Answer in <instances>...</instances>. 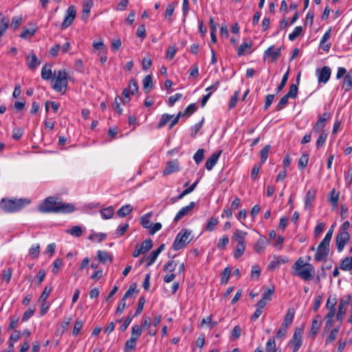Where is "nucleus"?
<instances>
[{
  "instance_id": "5fc2aeb1",
  "label": "nucleus",
  "mask_w": 352,
  "mask_h": 352,
  "mask_svg": "<svg viewBox=\"0 0 352 352\" xmlns=\"http://www.w3.org/2000/svg\"><path fill=\"white\" fill-rule=\"evenodd\" d=\"M288 327L281 324L279 329L276 331V338L277 339L283 340L287 333Z\"/></svg>"
},
{
  "instance_id": "4c0bfd02",
  "label": "nucleus",
  "mask_w": 352,
  "mask_h": 352,
  "mask_svg": "<svg viewBox=\"0 0 352 352\" xmlns=\"http://www.w3.org/2000/svg\"><path fill=\"white\" fill-rule=\"evenodd\" d=\"M153 245L152 240L151 239H146L142 242V243L139 245V248L142 251L143 254L149 251Z\"/></svg>"
},
{
  "instance_id": "c756f323",
  "label": "nucleus",
  "mask_w": 352,
  "mask_h": 352,
  "mask_svg": "<svg viewBox=\"0 0 352 352\" xmlns=\"http://www.w3.org/2000/svg\"><path fill=\"white\" fill-rule=\"evenodd\" d=\"M133 210V207L130 204L122 206L118 211L117 214L120 217H124L129 214Z\"/></svg>"
},
{
  "instance_id": "9b49d317",
  "label": "nucleus",
  "mask_w": 352,
  "mask_h": 352,
  "mask_svg": "<svg viewBox=\"0 0 352 352\" xmlns=\"http://www.w3.org/2000/svg\"><path fill=\"white\" fill-rule=\"evenodd\" d=\"M349 239L350 234L348 232H338L336 237V243L339 252H342L345 245L349 242Z\"/></svg>"
},
{
  "instance_id": "0eeeda50",
  "label": "nucleus",
  "mask_w": 352,
  "mask_h": 352,
  "mask_svg": "<svg viewBox=\"0 0 352 352\" xmlns=\"http://www.w3.org/2000/svg\"><path fill=\"white\" fill-rule=\"evenodd\" d=\"M304 332L303 327H298L295 329L294 335L292 336V340L289 341V344H292L294 346V349L292 352H297L300 347L302 345V336Z\"/></svg>"
},
{
  "instance_id": "e433bc0d",
  "label": "nucleus",
  "mask_w": 352,
  "mask_h": 352,
  "mask_svg": "<svg viewBox=\"0 0 352 352\" xmlns=\"http://www.w3.org/2000/svg\"><path fill=\"white\" fill-rule=\"evenodd\" d=\"M114 212L113 208L111 206L107 207L100 210V214L104 219H109L112 217Z\"/></svg>"
},
{
  "instance_id": "423d86ee",
  "label": "nucleus",
  "mask_w": 352,
  "mask_h": 352,
  "mask_svg": "<svg viewBox=\"0 0 352 352\" xmlns=\"http://www.w3.org/2000/svg\"><path fill=\"white\" fill-rule=\"evenodd\" d=\"M337 298L334 296H329L326 303V308L329 310L328 314L325 316L326 327L331 326L333 324V318L334 317L336 309Z\"/></svg>"
},
{
  "instance_id": "dca6fc26",
  "label": "nucleus",
  "mask_w": 352,
  "mask_h": 352,
  "mask_svg": "<svg viewBox=\"0 0 352 352\" xmlns=\"http://www.w3.org/2000/svg\"><path fill=\"white\" fill-rule=\"evenodd\" d=\"M341 87L345 92L352 89V69H351L344 76V79L341 83Z\"/></svg>"
},
{
  "instance_id": "37998d69",
  "label": "nucleus",
  "mask_w": 352,
  "mask_h": 352,
  "mask_svg": "<svg viewBox=\"0 0 352 352\" xmlns=\"http://www.w3.org/2000/svg\"><path fill=\"white\" fill-rule=\"evenodd\" d=\"M338 332H339V328L338 327H336V328L333 329L330 331L328 337L326 339V342H325L326 344H330V343L333 342L336 340V337L338 336Z\"/></svg>"
},
{
  "instance_id": "e2e57ef3",
  "label": "nucleus",
  "mask_w": 352,
  "mask_h": 352,
  "mask_svg": "<svg viewBox=\"0 0 352 352\" xmlns=\"http://www.w3.org/2000/svg\"><path fill=\"white\" fill-rule=\"evenodd\" d=\"M63 261L61 258H56L53 263L52 272L54 274H57L62 267Z\"/></svg>"
},
{
  "instance_id": "7c9ffc66",
  "label": "nucleus",
  "mask_w": 352,
  "mask_h": 352,
  "mask_svg": "<svg viewBox=\"0 0 352 352\" xmlns=\"http://www.w3.org/2000/svg\"><path fill=\"white\" fill-rule=\"evenodd\" d=\"M107 238V234L105 233L100 232L97 233L95 232H91V234L89 235L88 239L92 241H96L98 243L102 242Z\"/></svg>"
},
{
  "instance_id": "69168bd1",
  "label": "nucleus",
  "mask_w": 352,
  "mask_h": 352,
  "mask_svg": "<svg viewBox=\"0 0 352 352\" xmlns=\"http://www.w3.org/2000/svg\"><path fill=\"white\" fill-rule=\"evenodd\" d=\"M153 78L151 75H147L143 79V87L144 89L153 88Z\"/></svg>"
},
{
  "instance_id": "338daca9",
  "label": "nucleus",
  "mask_w": 352,
  "mask_h": 352,
  "mask_svg": "<svg viewBox=\"0 0 352 352\" xmlns=\"http://www.w3.org/2000/svg\"><path fill=\"white\" fill-rule=\"evenodd\" d=\"M127 88L130 91L131 95L135 94V93H137L138 91V82L135 80L131 79L129 81V87Z\"/></svg>"
},
{
  "instance_id": "a878e982",
  "label": "nucleus",
  "mask_w": 352,
  "mask_h": 352,
  "mask_svg": "<svg viewBox=\"0 0 352 352\" xmlns=\"http://www.w3.org/2000/svg\"><path fill=\"white\" fill-rule=\"evenodd\" d=\"M252 45V43L250 40H245L244 42L239 45L237 50V54L239 56H241L245 54L247 50H249Z\"/></svg>"
},
{
  "instance_id": "412c9836",
  "label": "nucleus",
  "mask_w": 352,
  "mask_h": 352,
  "mask_svg": "<svg viewBox=\"0 0 352 352\" xmlns=\"http://www.w3.org/2000/svg\"><path fill=\"white\" fill-rule=\"evenodd\" d=\"M287 261H288V260L287 258L274 256L273 257V260L269 264L268 268L270 270H274V269L278 267L281 264L285 263Z\"/></svg>"
},
{
  "instance_id": "ea45409f",
  "label": "nucleus",
  "mask_w": 352,
  "mask_h": 352,
  "mask_svg": "<svg viewBox=\"0 0 352 352\" xmlns=\"http://www.w3.org/2000/svg\"><path fill=\"white\" fill-rule=\"evenodd\" d=\"M197 108L195 103L189 104L184 111H182V114L184 117H188L197 111Z\"/></svg>"
},
{
  "instance_id": "13d9d810",
  "label": "nucleus",
  "mask_w": 352,
  "mask_h": 352,
  "mask_svg": "<svg viewBox=\"0 0 352 352\" xmlns=\"http://www.w3.org/2000/svg\"><path fill=\"white\" fill-rule=\"evenodd\" d=\"M137 340L130 338L125 343L124 351H132L135 348Z\"/></svg>"
},
{
  "instance_id": "b1692460",
  "label": "nucleus",
  "mask_w": 352,
  "mask_h": 352,
  "mask_svg": "<svg viewBox=\"0 0 352 352\" xmlns=\"http://www.w3.org/2000/svg\"><path fill=\"white\" fill-rule=\"evenodd\" d=\"M340 267L342 270L349 271L352 274V256L342 259Z\"/></svg>"
},
{
  "instance_id": "c03bdc74",
  "label": "nucleus",
  "mask_w": 352,
  "mask_h": 352,
  "mask_svg": "<svg viewBox=\"0 0 352 352\" xmlns=\"http://www.w3.org/2000/svg\"><path fill=\"white\" fill-rule=\"evenodd\" d=\"M309 162V155L307 153H303L300 157L298 166L299 169H303L307 166Z\"/></svg>"
},
{
  "instance_id": "4d7b16f0",
  "label": "nucleus",
  "mask_w": 352,
  "mask_h": 352,
  "mask_svg": "<svg viewBox=\"0 0 352 352\" xmlns=\"http://www.w3.org/2000/svg\"><path fill=\"white\" fill-rule=\"evenodd\" d=\"M231 274V269L230 267H226L221 273V281L223 284H226L228 281Z\"/></svg>"
},
{
  "instance_id": "5701e85b",
  "label": "nucleus",
  "mask_w": 352,
  "mask_h": 352,
  "mask_svg": "<svg viewBox=\"0 0 352 352\" xmlns=\"http://www.w3.org/2000/svg\"><path fill=\"white\" fill-rule=\"evenodd\" d=\"M10 24L8 17L0 14V36H2L8 30Z\"/></svg>"
},
{
  "instance_id": "58836bf2",
  "label": "nucleus",
  "mask_w": 352,
  "mask_h": 352,
  "mask_svg": "<svg viewBox=\"0 0 352 352\" xmlns=\"http://www.w3.org/2000/svg\"><path fill=\"white\" fill-rule=\"evenodd\" d=\"M66 232L67 233L75 237H79L82 234V228L79 226H75L72 227L70 230H67Z\"/></svg>"
},
{
  "instance_id": "6e6d98bb",
  "label": "nucleus",
  "mask_w": 352,
  "mask_h": 352,
  "mask_svg": "<svg viewBox=\"0 0 352 352\" xmlns=\"http://www.w3.org/2000/svg\"><path fill=\"white\" fill-rule=\"evenodd\" d=\"M29 254L32 258H37L40 254V245L39 244H36L32 245L29 250Z\"/></svg>"
},
{
  "instance_id": "cd10ccee",
  "label": "nucleus",
  "mask_w": 352,
  "mask_h": 352,
  "mask_svg": "<svg viewBox=\"0 0 352 352\" xmlns=\"http://www.w3.org/2000/svg\"><path fill=\"white\" fill-rule=\"evenodd\" d=\"M152 216V212H149L147 214L143 215L140 219V224L146 229H150L151 228L152 223L151 221V217Z\"/></svg>"
},
{
  "instance_id": "bb28decb",
  "label": "nucleus",
  "mask_w": 352,
  "mask_h": 352,
  "mask_svg": "<svg viewBox=\"0 0 352 352\" xmlns=\"http://www.w3.org/2000/svg\"><path fill=\"white\" fill-rule=\"evenodd\" d=\"M330 36H331V29H329L324 34V35L322 36L321 40H320V45L321 47V48L324 50V51H327L328 52L331 47V43H327V44H325L324 45V43L329 39L330 38Z\"/></svg>"
},
{
  "instance_id": "7ed1b4c3",
  "label": "nucleus",
  "mask_w": 352,
  "mask_h": 352,
  "mask_svg": "<svg viewBox=\"0 0 352 352\" xmlns=\"http://www.w3.org/2000/svg\"><path fill=\"white\" fill-rule=\"evenodd\" d=\"M30 203L25 199H2L0 201V207L7 212H15Z\"/></svg>"
},
{
  "instance_id": "473e14b6",
  "label": "nucleus",
  "mask_w": 352,
  "mask_h": 352,
  "mask_svg": "<svg viewBox=\"0 0 352 352\" xmlns=\"http://www.w3.org/2000/svg\"><path fill=\"white\" fill-rule=\"evenodd\" d=\"M173 118V115H170V114H168V113H164L158 124H157V128L158 129H160L163 126H164L168 122H170L171 120V119Z\"/></svg>"
},
{
  "instance_id": "a18cd8bd",
  "label": "nucleus",
  "mask_w": 352,
  "mask_h": 352,
  "mask_svg": "<svg viewBox=\"0 0 352 352\" xmlns=\"http://www.w3.org/2000/svg\"><path fill=\"white\" fill-rule=\"evenodd\" d=\"M52 290V287L51 285H47L44 288V290L43 291L42 294L40 296L39 301L40 302H45L46 301L47 298H48L50 294L51 293Z\"/></svg>"
},
{
  "instance_id": "052dcab7",
  "label": "nucleus",
  "mask_w": 352,
  "mask_h": 352,
  "mask_svg": "<svg viewBox=\"0 0 352 352\" xmlns=\"http://www.w3.org/2000/svg\"><path fill=\"white\" fill-rule=\"evenodd\" d=\"M22 20L23 19L21 16L13 17L10 23V28L14 30H16L21 24Z\"/></svg>"
},
{
  "instance_id": "a19ab883",
  "label": "nucleus",
  "mask_w": 352,
  "mask_h": 352,
  "mask_svg": "<svg viewBox=\"0 0 352 352\" xmlns=\"http://www.w3.org/2000/svg\"><path fill=\"white\" fill-rule=\"evenodd\" d=\"M142 328L140 326H139L138 324L133 325L131 329V338H135V340H138V339L142 334Z\"/></svg>"
},
{
  "instance_id": "aec40b11",
  "label": "nucleus",
  "mask_w": 352,
  "mask_h": 352,
  "mask_svg": "<svg viewBox=\"0 0 352 352\" xmlns=\"http://www.w3.org/2000/svg\"><path fill=\"white\" fill-rule=\"evenodd\" d=\"M179 170V163L177 161H170L164 170V175H170Z\"/></svg>"
},
{
  "instance_id": "de8ad7c7",
  "label": "nucleus",
  "mask_w": 352,
  "mask_h": 352,
  "mask_svg": "<svg viewBox=\"0 0 352 352\" xmlns=\"http://www.w3.org/2000/svg\"><path fill=\"white\" fill-rule=\"evenodd\" d=\"M245 246V244H236V249L234 252V257L235 258H238L243 254Z\"/></svg>"
},
{
  "instance_id": "2f4dec72",
  "label": "nucleus",
  "mask_w": 352,
  "mask_h": 352,
  "mask_svg": "<svg viewBox=\"0 0 352 352\" xmlns=\"http://www.w3.org/2000/svg\"><path fill=\"white\" fill-rule=\"evenodd\" d=\"M279 349L276 346V342L274 338H270L265 346L266 352H275L278 351Z\"/></svg>"
},
{
  "instance_id": "f03ea898",
  "label": "nucleus",
  "mask_w": 352,
  "mask_h": 352,
  "mask_svg": "<svg viewBox=\"0 0 352 352\" xmlns=\"http://www.w3.org/2000/svg\"><path fill=\"white\" fill-rule=\"evenodd\" d=\"M292 269L293 274L305 281L312 280L315 275L314 267L311 263L305 262L302 257H299L293 264Z\"/></svg>"
},
{
  "instance_id": "c9c22d12",
  "label": "nucleus",
  "mask_w": 352,
  "mask_h": 352,
  "mask_svg": "<svg viewBox=\"0 0 352 352\" xmlns=\"http://www.w3.org/2000/svg\"><path fill=\"white\" fill-rule=\"evenodd\" d=\"M41 78L44 80L53 78L52 69L47 65H44L41 69Z\"/></svg>"
},
{
  "instance_id": "774afa93",
  "label": "nucleus",
  "mask_w": 352,
  "mask_h": 352,
  "mask_svg": "<svg viewBox=\"0 0 352 352\" xmlns=\"http://www.w3.org/2000/svg\"><path fill=\"white\" fill-rule=\"evenodd\" d=\"M298 94V85L296 84H292L290 85L289 92L286 94L291 98H295L297 96Z\"/></svg>"
},
{
  "instance_id": "bf43d9fd",
  "label": "nucleus",
  "mask_w": 352,
  "mask_h": 352,
  "mask_svg": "<svg viewBox=\"0 0 352 352\" xmlns=\"http://www.w3.org/2000/svg\"><path fill=\"white\" fill-rule=\"evenodd\" d=\"M289 98V97L287 96V95H285L283 98H281V99L280 100V101L278 102L276 107V111H278L285 108V107L287 105L288 102Z\"/></svg>"
},
{
  "instance_id": "603ef678",
  "label": "nucleus",
  "mask_w": 352,
  "mask_h": 352,
  "mask_svg": "<svg viewBox=\"0 0 352 352\" xmlns=\"http://www.w3.org/2000/svg\"><path fill=\"white\" fill-rule=\"evenodd\" d=\"M327 133L325 131H322L320 136L318 137L316 145V148H319L320 147L322 146L325 143V141L327 138Z\"/></svg>"
},
{
  "instance_id": "f257e3e1",
  "label": "nucleus",
  "mask_w": 352,
  "mask_h": 352,
  "mask_svg": "<svg viewBox=\"0 0 352 352\" xmlns=\"http://www.w3.org/2000/svg\"><path fill=\"white\" fill-rule=\"evenodd\" d=\"M41 212L70 213L74 210V206L68 203L57 201L55 198L50 197L39 206Z\"/></svg>"
},
{
  "instance_id": "2eb2a0df",
  "label": "nucleus",
  "mask_w": 352,
  "mask_h": 352,
  "mask_svg": "<svg viewBox=\"0 0 352 352\" xmlns=\"http://www.w3.org/2000/svg\"><path fill=\"white\" fill-rule=\"evenodd\" d=\"M221 153L222 151H219L216 153H212V155L208 158L205 164L206 168L207 170H210L213 168L214 165L217 164Z\"/></svg>"
},
{
  "instance_id": "680f3d73",
  "label": "nucleus",
  "mask_w": 352,
  "mask_h": 352,
  "mask_svg": "<svg viewBox=\"0 0 352 352\" xmlns=\"http://www.w3.org/2000/svg\"><path fill=\"white\" fill-rule=\"evenodd\" d=\"M229 243V239L227 235L223 236L219 241L217 248L219 250H224Z\"/></svg>"
},
{
  "instance_id": "4468645a",
  "label": "nucleus",
  "mask_w": 352,
  "mask_h": 352,
  "mask_svg": "<svg viewBox=\"0 0 352 352\" xmlns=\"http://www.w3.org/2000/svg\"><path fill=\"white\" fill-rule=\"evenodd\" d=\"M280 55V47L275 48L274 45L269 47L264 52V57L270 58L271 62H274Z\"/></svg>"
},
{
  "instance_id": "0e129e2a",
  "label": "nucleus",
  "mask_w": 352,
  "mask_h": 352,
  "mask_svg": "<svg viewBox=\"0 0 352 352\" xmlns=\"http://www.w3.org/2000/svg\"><path fill=\"white\" fill-rule=\"evenodd\" d=\"M289 69H287V72L283 75L280 83L276 88L277 93L280 92L285 86L288 80Z\"/></svg>"
},
{
  "instance_id": "49530a36",
  "label": "nucleus",
  "mask_w": 352,
  "mask_h": 352,
  "mask_svg": "<svg viewBox=\"0 0 352 352\" xmlns=\"http://www.w3.org/2000/svg\"><path fill=\"white\" fill-rule=\"evenodd\" d=\"M302 32V28L301 26H297L294 28L293 32L290 33L288 36V38L289 41H294L299 35Z\"/></svg>"
},
{
  "instance_id": "20e7f679",
  "label": "nucleus",
  "mask_w": 352,
  "mask_h": 352,
  "mask_svg": "<svg viewBox=\"0 0 352 352\" xmlns=\"http://www.w3.org/2000/svg\"><path fill=\"white\" fill-rule=\"evenodd\" d=\"M192 231L183 228L177 234L173 243V249L175 251L184 248L192 240Z\"/></svg>"
},
{
  "instance_id": "c85d7f7f",
  "label": "nucleus",
  "mask_w": 352,
  "mask_h": 352,
  "mask_svg": "<svg viewBox=\"0 0 352 352\" xmlns=\"http://www.w3.org/2000/svg\"><path fill=\"white\" fill-rule=\"evenodd\" d=\"M339 193L335 189H332L329 193V201L331 202L333 209L338 205Z\"/></svg>"
},
{
  "instance_id": "f704fd0d",
  "label": "nucleus",
  "mask_w": 352,
  "mask_h": 352,
  "mask_svg": "<svg viewBox=\"0 0 352 352\" xmlns=\"http://www.w3.org/2000/svg\"><path fill=\"white\" fill-rule=\"evenodd\" d=\"M97 258L102 263H105L108 261H111V256L107 252L98 250L97 252Z\"/></svg>"
},
{
  "instance_id": "79ce46f5",
  "label": "nucleus",
  "mask_w": 352,
  "mask_h": 352,
  "mask_svg": "<svg viewBox=\"0 0 352 352\" xmlns=\"http://www.w3.org/2000/svg\"><path fill=\"white\" fill-rule=\"evenodd\" d=\"M266 245V239L265 238H260L254 245V250L257 252L263 251Z\"/></svg>"
},
{
  "instance_id": "72a5a7b5",
  "label": "nucleus",
  "mask_w": 352,
  "mask_h": 352,
  "mask_svg": "<svg viewBox=\"0 0 352 352\" xmlns=\"http://www.w3.org/2000/svg\"><path fill=\"white\" fill-rule=\"evenodd\" d=\"M218 223H219V219H218V218H217V217H211V218L208 220V223H207V224H206V227H205V230H206V231H208V232H212V231H213V230H214L215 226H216Z\"/></svg>"
},
{
  "instance_id": "39448f33",
  "label": "nucleus",
  "mask_w": 352,
  "mask_h": 352,
  "mask_svg": "<svg viewBox=\"0 0 352 352\" xmlns=\"http://www.w3.org/2000/svg\"><path fill=\"white\" fill-rule=\"evenodd\" d=\"M55 76L52 78V81L54 82L52 88L56 91L65 94L67 87V73L65 69L58 70L57 72H54Z\"/></svg>"
},
{
  "instance_id": "393cba45",
  "label": "nucleus",
  "mask_w": 352,
  "mask_h": 352,
  "mask_svg": "<svg viewBox=\"0 0 352 352\" xmlns=\"http://www.w3.org/2000/svg\"><path fill=\"white\" fill-rule=\"evenodd\" d=\"M28 66L31 69H35L39 65L38 58L35 54L32 53L27 56Z\"/></svg>"
},
{
  "instance_id": "6e6552de",
  "label": "nucleus",
  "mask_w": 352,
  "mask_h": 352,
  "mask_svg": "<svg viewBox=\"0 0 352 352\" xmlns=\"http://www.w3.org/2000/svg\"><path fill=\"white\" fill-rule=\"evenodd\" d=\"M329 244L323 241L320 243L314 256L316 261H324L327 258L329 253Z\"/></svg>"
},
{
  "instance_id": "f8f14e48",
  "label": "nucleus",
  "mask_w": 352,
  "mask_h": 352,
  "mask_svg": "<svg viewBox=\"0 0 352 352\" xmlns=\"http://www.w3.org/2000/svg\"><path fill=\"white\" fill-rule=\"evenodd\" d=\"M352 302L351 296L347 295L340 300L338 311L336 314V318L338 320H342L346 313V306L351 304Z\"/></svg>"
},
{
  "instance_id": "6ab92c4d",
  "label": "nucleus",
  "mask_w": 352,
  "mask_h": 352,
  "mask_svg": "<svg viewBox=\"0 0 352 352\" xmlns=\"http://www.w3.org/2000/svg\"><path fill=\"white\" fill-rule=\"evenodd\" d=\"M92 6V0H83L82 11V19L83 21H86L88 19Z\"/></svg>"
},
{
  "instance_id": "ddd939ff",
  "label": "nucleus",
  "mask_w": 352,
  "mask_h": 352,
  "mask_svg": "<svg viewBox=\"0 0 352 352\" xmlns=\"http://www.w3.org/2000/svg\"><path fill=\"white\" fill-rule=\"evenodd\" d=\"M195 206V203L194 201H191L188 206L182 208L176 214L174 218V221L177 222L184 217L190 214Z\"/></svg>"
},
{
  "instance_id": "09e8293b",
  "label": "nucleus",
  "mask_w": 352,
  "mask_h": 352,
  "mask_svg": "<svg viewBox=\"0 0 352 352\" xmlns=\"http://www.w3.org/2000/svg\"><path fill=\"white\" fill-rule=\"evenodd\" d=\"M321 326V322L318 321L316 319H314L311 323V332L310 333L312 335L313 337H314L319 330L320 327Z\"/></svg>"
},
{
  "instance_id": "3c124183",
  "label": "nucleus",
  "mask_w": 352,
  "mask_h": 352,
  "mask_svg": "<svg viewBox=\"0 0 352 352\" xmlns=\"http://www.w3.org/2000/svg\"><path fill=\"white\" fill-rule=\"evenodd\" d=\"M204 157V151L203 148H199L194 154L193 159L195 161L197 164H199L202 162Z\"/></svg>"
},
{
  "instance_id": "4be33fe9",
  "label": "nucleus",
  "mask_w": 352,
  "mask_h": 352,
  "mask_svg": "<svg viewBox=\"0 0 352 352\" xmlns=\"http://www.w3.org/2000/svg\"><path fill=\"white\" fill-rule=\"evenodd\" d=\"M295 315V311L293 308L288 309L287 314L284 317L283 322L282 323L283 325L289 327L293 322L294 318Z\"/></svg>"
},
{
  "instance_id": "a211bd4d",
  "label": "nucleus",
  "mask_w": 352,
  "mask_h": 352,
  "mask_svg": "<svg viewBox=\"0 0 352 352\" xmlns=\"http://www.w3.org/2000/svg\"><path fill=\"white\" fill-rule=\"evenodd\" d=\"M248 233L246 232L236 229L232 236V239L236 244H245V237Z\"/></svg>"
},
{
  "instance_id": "1a4fd4ad",
  "label": "nucleus",
  "mask_w": 352,
  "mask_h": 352,
  "mask_svg": "<svg viewBox=\"0 0 352 352\" xmlns=\"http://www.w3.org/2000/svg\"><path fill=\"white\" fill-rule=\"evenodd\" d=\"M331 74V70L329 66H324L322 68H318L316 70V75L319 84H326L329 81Z\"/></svg>"
},
{
  "instance_id": "864d4df0",
  "label": "nucleus",
  "mask_w": 352,
  "mask_h": 352,
  "mask_svg": "<svg viewBox=\"0 0 352 352\" xmlns=\"http://www.w3.org/2000/svg\"><path fill=\"white\" fill-rule=\"evenodd\" d=\"M270 148V145L267 144L265 145L264 148H263V149L261 151V159L262 163H265L266 162Z\"/></svg>"
},
{
  "instance_id": "f3484780",
  "label": "nucleus",
  "mask_w": 352,
  "mask_h": 352,
  "mask_svg": "<svg viewBox=\"0 0 352 352\" xmlns=\"http://www.w3.org/2000/svg\"><path fill=\"white\" fill-rule=\"evenodd\" d=\"M315 197L316 191L314 190H309L307 192L304 198L305 210H309L311 208Z\"/></svg>"
},
{
  "instance_id": "9d476101",
  "label": "nucleus",
  "mask_w": 352,
  "mask_h": 352,
  "mask_svg": "<svg viewBox=\"0 0 352 352\" xmlns=\"http://www.w3.org/2000/svg\"><path fill=\"white\" fill-rule=\"evenodd\" d=\"M76 11L74 6H70L66 10L63 22L61 24L62 30H65L72 24L76 17Z\"/></svg>"
},
{
  "instance_id": "8fccbe9b",
  "label": "nucleus",
  "mask_w": 352,
  "mask_h": 352,
  "mask_svg": "<svg viewBox=\"0 0 352 352\" xmlns=\"http://www.w3.org/2000/svg\"><path fill=\"white\" fill-rule=\"evenodd\" d=\"M175 7H176V3H171L168 5V6L166 9V12L164 13V17L166 19H168V20L170 19V17L173 14Z\"/></svg>"
}]
</instances>
